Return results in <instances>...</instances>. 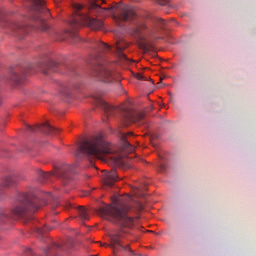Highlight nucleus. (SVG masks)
Wrapping results in <instances>:
<instances>
[{
    "instance_id": "nucleus-1",
    "label": "nucleus",
    "mask_w": 256,
    "mask_h": 256,
    "mask_svg": "<svg viewBox=\"0 0 256 256\" xmlns=\"http://www.w3.org/2000/svg\"><path fill=\"white\" fill-rule=\"evenodd\" d=\"M129 211H131V205L128 203H120L116 205H104L99 208L98 213L115 225L130 228L133 226L135 218L129 217Z\"/></svg>"
},
{
    "instance_id": "nucleus-2",
    "label": "nucleus",
    "mask_w": 256,
    "mask_h": 256,
    "mask_svg": "<svg viewBox=\"0 0 256 256\" xmlns=\"http://www.w3.org/2000/svg\"><path fill=\"white\" fill-rule=\"evenodd\" d=\"M79 151L85 155L98 157V155L111 153V148H109V144L103 140V137L96 136L91 140H86L80 143Z\"/></svg>"
},
{
    "instance_id": "nucleus-3",
    "label": "nucleus",
    "mask_w": 256,
    "mask_h": 256,
    "mask_svg": "<svg viewBox=\"0 0 256 256\" xmlns=\"http://www.w3.org/2000/svg\"><path fill=\"white\" fill-rule=\"evenodd\" d=\"M91 7L95 10L100 9L101 13H105V11H113L114 9L116 10L114 17L115 19H119V21H133V19L137 17V12H135V9L127 4L116 3L110 8H102L101 5L97 4L96 2H92Z\"/></svg>"
},
{
    "instance_id": "nucleus-4",
    "label": "nucleus",
    "mask_w": 256,
    "mask_h": 256,
    "mask_svg": "<svg viewBox=\"0 0 256 256\" xmlns=\"http://www.w3.org/2000/svg\"><path fill=\"white\" fill-rule=\"evenodd\" d=\"M37 209H39V206L35 205V199L31 198V194H18L12 213L17 217H22L27 211H37Z\"/></svg>"
},
{
    "instance_id": "nucleus-5",
    "label": "nucleus",
    "mask_w": 256,
    "mask_h": 256,
    "mask_svg": "<svg viewBox=\"0 0 256 256\" xmlns=\"http://www.w3.org/2000/svg\"><path fill=\"white\" fill-rule=\"evenodd\" d=\"M70 25L73 29L87 26L94 31H101L104 27L103 21L91 18L89 15L81 14L79 12L76 14V17L72 19Z\"/></svg>"
},
{
    "instance_id": "nucleus-6",
    "label": "nucleus",
    "mask_w": 256,
    "mask_h": 256,
    "mask_svg": "<svg viewBox=\"0 0 256 256\" xmlns=\"http://www.w3.org/2000/svg\"><path fill=\"white\" fill-rule=\"evenodd\" d=\"M92 75L97 77L99 81H103L104 83H114L115 82V74L113 71L109 70L105 65L95 66Z\"/></svg>"
},
{
    "instance_id": "nucleus-7",
    "label": "nucleus",
    "mask_w": 256,
    "mask_h": 256,
    "mask_svg": "<svg viewBox=\"0 0 256 256\" xmlns=\"http://www.w3.org/2000/svg\"><path fill=\"white\" fill-rule=\"evenodd\" d=\"M110 244H103L104 247H111L112 249L119 251V249H124V251H131L129 245L123 246L121 244V234L114 233L109 234Z\"/></svg>"
},
{
    "instance_id": "nucleus-8",
    "label": "nucleus",
    "mask_w": 256,
    "mask_h": 256,
    "mask_svg": "<svg viewBox=\"0 0 256 256\" xmlns=\"http://www.w3.org/2000/svg\"><path fill=\"white\" fill-rule=\"evenodd\" d=\"M27 131H30L31 133H35V131H41V133H45V135H55L57 133V128L51 126L49 122H45L41 125H36L35 127L31 125H27Z\"/></svg>"
},
{
    "instance_id": "nucleus-9",
    "label": "nucleus",
    "mask_w": 256,
    "mask_h": 256,
    "mask_svg": "<svg viewBox=\"0 0 256 256\" xmlns=\"http://www.w3.org/2000/svg\"><path fill=\"white\" fill-rule=\"evenodd\" d=\"M119 181V176L117 175L116 170H111L110 172L106 173L104 176V187H113L115 183Z\"/></svg>"
},
{
    "instance_id": "nucleus-10",
    "label": "nucleus",
    "mask_w": 256,
    "mask_h": 256,
    "mask_svg": "<svg viewBox=\"0 0 256 256\" xmlns=\"http://www.w3.org/2000/svg\"><path fill=\"white\" fill-rule=\"evenodd\" d=\"M114 48L116 49V53L120 61H130L133 63V60L127 59V55L123 53V50L127 49V45H122L121 42H116Z\"/></svg>"
},
{
    "instance_id": "nucleus-11",
    "label": "nucleus",
    "mask_w": 256,
    "mask_h": 256,
    "mask_svg": "<svg viewBox=\"0 0 256 256\" xmlns=\"http://www.w3.org/2000/svg\"><path fill=\"white\" fill-rule=\"evenodd\" d=\"M4 26L7 29H11V31H19V33H25V31H27V28H25V26L17 22L5 21Z\"/></svg>"
},
{
    "instance_id": "nucleus-12",
    "label": "nucleus",
    "mask_w": 256,
    "mask_h": 256,
    "mask_svg": "<svg viewBox=\"0 0 256 256\" xmlns=\"http://www.w3.org/2000/svg\"><path fill=\"white\" fill-rule=\"evenodd\" d=\"M98 107H101V109L104 110V112L106 113V115H113V111H115L114 106L110 105L109 103H107L105 100L103 99H98Z\"/></svg>"
},
{
    "instance_id": "nucleus-13",
    "label": "nucleus",
    "mask_w": 256,
    "mask_h": 256,
    "mask_svg": "<svg viewBox=\"0 0 256 256\" xmlns=\"http://www.w3.org/2000/svg\"><path fill=\"white\" fill-rule=\"evenodd\" d=\"M33 4V9L36 11V13H45L49 12L48 9L45 8V1L43 0H30Z\"/></svg>"
},
{
    "instance_id": "nucleus-14",
    "label": "nucleus",
    "mask_w": 256,
    "mask_h": 256,
    "mask_svg": "<svg viewBox=\"0 0 256 256\" xmlns=\"http://www.w3.org/2000/svg\"><path fill=\"white\" fill-rule=\"evenodd\" d=\"M145 118V113L143 112H132L128 115V119L132 121V123H141Z\"/></svg>"
},
{
    "instance_id": "nucleus-15",
    "label": "nucleus",
    "mask_w": 256,
    "mask_h": 256,
    "mask_svg": "<svg viewBox=\"0 0 256 256\" xmlns=\"http://www.w3.org/2000/svg\"><path fill=\"white\" fill-rule=\"evenodd\" d=\"M17 183V177L15 176H8L2 182L3 187H13Z\"/></svg>"
},
{
    "instance_id": "nucleus-16",
    "label": "nucleus",
    "mask_w": 256,
    "mask_h": 256,
    "mask_svg": "<svg viewBox=\"0 0 256 256\" xmlns=\"http://www.w3.org/2000/svg\"><path fill=\"white\" fill-rule=\"evenodd\" d=\"M35 21H38L39 26L38 29L40 31H49V25L45 22V20L41 19L40 17H34Z\"/></svg>"
},
{
    "instance_id": "nucleus-17",
    "label": "nucleus",
    "mask_w": 256,
    "mask_h": 256,
    "mask_svg": "<svg viewBox=\"0 0 256 256\" xmlns=\"http://www.w3.org/2000/svg\"><path fill=\"white\" fill-rule=\"evenodd\" d=\"M140 48L145 52V53H149V51H153V49H155V46L153 45V43L147 41V42H143L140 44Z\"/></svg>"
},
{
    "instance_id": "nucleus-18",
    "label": "nucleus",
    "mask_w": 256,
    "mask_h": 256,
    "mask_svg": "<svg viewBox=\"0 0 256 256\" xmlns=\"http://www.w3.org/2000/svg\"><path fill=\"white\" fill-rule=\"evenodd\" d=\"M78 212L79 217L80 219H82V221H87V219H89V214H87V210L83 206H80L78 208Z\"/></svg>"
},
{
    "instance_id": "nucleus-19",
    "label": "nucleus",
    "mask_w": 256,
    "mask_h": 256,
    "mask_svg": "<svg viewBox=\"0 0 256 256\" xmlns=\"http://www.w3.org/2000/svg\"><path fill=\"white\" fill-rule=\"evenodd\" d=\"M126 138H127V135H123L121 138V141H123L124 143V149H129V152L133 153V151H135V147L131 145V143L127 142Z\"/></svg>"
},
{
    "instance_id": "nucleus-20",
    "label": "nucleus",
    "mask_w": 256,
    "mask_h": 256,
    "mask_svg": "<svg viewBox=\"0 0 256 256\" xmlns=\"http://www.w3.org/2000/svg\"><path fill=\"white\" fill-rule=\"evenodd\" d=\"M97 47L100 51H107V49H111V46H109L107 43H104L102 41L97 42Z\"/></svg>"
},
{
    "instance_id": "nucleus-21",
    "label": "nucleus",
    "mask_w": 256,
    "mask_h": 256,
    "mask_svg": "<svg viewBox=\"0 0 256 256\" xmlns=\"http://www.w3.org/2000/svg\"><path fill=\"white\" fill-rule=\"evenodd\" d=\"M11 81L13 83H15L16 85H19V83H21V78L15 72H12L11 73Z\"/></svg>"
},
{
    "instance_id": "nucleus-22",
    "label": "nucleus",
    "mask_w": 256,
    "mask_h": 256,
    "mask_svg": "<svg viewBox=\"0 0 256 256\" xmlns=\"http://www.w3.org/2000/svg\"><path fill=\"white\" fill-rule=\"evenodd\" d=\"M38 235H43V233H47V231H53V227L44 226V228H37Z\"/></svg>"
},
{
    "instance_id": "nucleus-23",
    "label": "nucleus",
    "mask_w": 256,
    "mask_h": 256,
    "mask_svg": "<svg viewBox=\"0 0 256 256\" xmlns=\"http://www.w3.org/2000/svg\"><path fill=\"white\" fill-rule=\"evenodd\" d=\"M156 25H159L163 29L165 25H167V22L163 18H156L155 20Z\"/></svg>"
},
{
    "instance_id": "nucleus-24",
    "label": "nucleus",
    "mask_w": 256,
    "mask_h": 256,
    "mask_svg": "<svg viewBox=\"0 0 256 256\" xmlns=\"http://www.w3.org/2000/svg\"><path fill=\"white\" fill-rule=\"evenodd\" d=\"M41 181H47V179H49V177H51V175H53V172H41Z\"/></svg>"
},
{
    "instance_id": "nucleus-25",
    "label": "nucleus",
    "mask_w": 256,
    "mask_h": 256,
    "mask_svg": "<svg viewBox=\"0 0 256 256\" xmlns=\"http://www.w3.org/2000/svg\"><path fill=\"white\" fill-rule=\"evenodd\" d=\"M135 77L138 79V81H145V76H143L141 73H137Z\"/></svg>"
},
{
    "instance_id": "nucleus-26",
    "label": "nucleus",
    "mask_w": 256,
    "mask_h": 256,
    "mask_svg": "<svg viewBox=\"0 0 256 256\" xmlns=\"http://www.w3.org/2000/svg\"><path fill=\"white\" fill-rule=\"evenodd\" d=\"M53 67H59V64L57 62H55V61H51L49 66H48V69H51Z\"/></svg>"
},
{
    "instance_id": "nucleus-27",
    "label": "nucleus",
    "mask_w": 256,
    "mask_h": 256,
    "mask_svg": "<svg viewBox=\"0 0 256 256\" xmlns=\"http://www.w3.org/2000/svg\"><path fill=\"white\" fill-rule=\"evenodd\" d=\"M156 2L158 3V5H167V3H169V0H156Z\"/></svg>"
},
{
    "instance_id": "nucleus-28",
    "label": "nucleus",
    "mask_w": 256,
    "mask_h": 256,
    "mask_svg": "<svg viewBox=\"0 0 256 256\" xmlns=\"http://www.w3.org/2000/svg\"><path fill=\"white\" fill-rule=\"evenodd\" d=\"M145 29H147V25H146V24H142V25L140 26V29H139L138 31H143V30H145Z\"/></svg>"
},
{
    "instance_id": "nucleus-29",
    "label": "nucleus",
    "mask_w": 256,
    "mask_h": 256,
    "mask_svg": "<svg viewBox=\"0 0 256 256\" xmlns=\"http://www.w3.org/2000/svg\"><path fill=\"white\" fill-rule=\"evenodd\" d=\"M77 9H78V10H81V9H83V6L78 5V6H77Z\"/></svg>"
},
{
    "instance_id": "nucleus-30",
    "label": "nucleus",
    "mask_w": 256,
    "mask_h": 256,
    "mask_svg": "<svg viewBox=\"0 0 256 256\" xmlns=\"http://www.w3.org/2000/svg\"><path fill=\"white\" fill-rule=\"evenodd\" d=\"M75 37H76V39H78V40L81 39L78 35H76Z\"/></svg>"
},
{
    "instance_id": "nucleus-31",
    "label": "nucleus",
    "mask_w": 256,
    "mask_h": 256,
    "mask_svg": "<svg viewBox=\"0 0 256 256\" xmlns=\"http://www.w3.org/2000/svg\"><path fill=\"white\" fill-rule=\"evenodd\" d=\"M128 135H133V132H129Z\"/></svg>"
},
{
    "instance_id": "nucleus-32",
    "label": "nucleus",
    "mask_w": 256,
    "mask_h": 256,
    "mask_svg": "<svg viewBox=\"0 0 256 256\" xmlns=\"http://www.w3.org/2000/svg\"><path fill=\"white\" fill-rule=\"evenodd\" d=\"M44 74L47 75V71H44Z\"/></svg>"
},
{
    "instance_id": "nucleus-33",
    "label": "nucleus",
    "mask_w": 256,
    "mask_h": 256,
    "mask_svg": "<svg viewBox=\"0 0 256 256\" xmlns=\"http://www.w3.org/2000/svg\"><path fill=\"white\" fill-rule=\"evenodd\" d=\"M161 167H162V169H164V168H165V166H163V165H161Z\"/></svg>"
},
{
    "instance_id": "nucleus-34",
    "label": "nucleus",
    "mask_w": 256,
    "mask_h": 256,
    "mask_svg": "<svg viewBox=\"0 0 256 256\" xmlns=\"http://www.w3.org/2000/svg\"><path fill=\"white\" fill-rule=\"evenodd\" d=\"M102 1V3H105V0H101Z\"/></svg>"
},
{
    "instance_id": "nucleus-35",
    "label": "nucleus",
    "mask_w": 256,
    "mask_h": 256,
    "mask_svg": "<svg viewBox=\"0 0 256 256\" xmlns=\"http://www.w3.org/2000/svg\"><path fill=\"white\" fill-rule=\"evenodd\" d=\"M48 251H51V248H48Z\"/></svg>"
}]
</instances>
